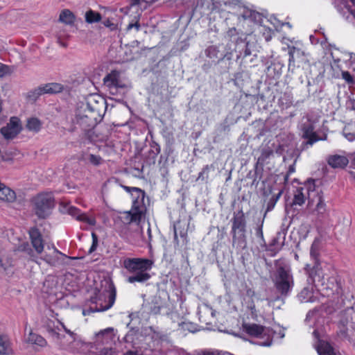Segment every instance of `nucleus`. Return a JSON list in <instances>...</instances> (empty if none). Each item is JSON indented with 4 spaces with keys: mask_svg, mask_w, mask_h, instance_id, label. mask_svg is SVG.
<instances>
[{
    "mask_svg": "<svg viewBox=\"0 0 355 355\" xmlns=\"http://www.w3.org/2000/svg\"><path fill=\"white\" fill-rule=\"evenodd\" d=\"M98 98L100 102L95 96H90L76 114L75 124L78 125L84 130L93 128L101 119L105 102L100 97Z\"/></svg>",
    "mask_w": 355,
    "mask_h": 355,
    "instance_id": "obj_1",
    "label": "nucleus"
},
{
    "mask_svg": "<svg viewBox=\"0 0 355 355\" xmlns=\"http://www.w3.org/2000/svg\"><path fill=\"white\" fill-rule=\"evenodd\" d=\"M153 264L154 261L149 259L125 258L123 261V266L130 274L127 278L128 282L144 283L149 280L151 277L149 271Z\"/></svg>",
    "mask_w": 355,
    "mask_h": 355,
    "instance_id": "obj_2",
    "label": "nucleus"
},
{
    "mask_svg": "<svg viewBox=\"0 0 355 355\" xmlns=\"http://www.w3.org/2000/svg\"><path fill=\"white\" fill-rule=\"evenodd\" d=\"M116 300V288L112 283L102 291L95 290L90 297L88 303L89 307L83 311L84 315L91 313L105 311L110 309L114 304Z\"/></svg>",
    "mask_w": 355,
    "mask_h": 355,
    "instance_id": "obj_3",
    "label": "nucleus"
},
{
    "mask_svg": "<svg viewBox=\"0 0 355 355\" xmlns=\"http://www.w3.org/2000/svg\"><path fill=\"white\" fill-rule=\"evenodd\" d=\"M306 265V270L314 284V286L323 296H329L336 287V279L333 274H328L329 267L322 268L318 262H315L313 268L309 270Z\"/></svg>",
    "mask_w": 355,
    "mask_h": 355,
    "instance_id": "obj_4",
    "label": "nucleus"
},
{
    "mask_svg": "<svg viewBox=\"0 0 355 355\" xmlns=\"http://www.w3.org/2000/svg\"><path fill=\"white\" fill-rule=\"evenodd\" d=\"M123 188L131 194L132 201V209L126 213L125 220L129 223L139 224L146 210L145 192L137 187L123 186Z\"/></svg>",
    "mask_w": 355,
    "mask_h": 355,
    "instance_id": "obj_5",
    "label": "nucleus"
},
{
    "mask_svg": "<svg viewBox=\"0 0 355 355\" xmlns=\"http://www.w3.org/2000/svg\"><path fill=\"white\" fill-rule=\"evenodd\" d=\"M242 330L249 336L262 340L259 343L261 346L268 347L272 345L274 332L268 328L257 324L244 322Z\"/></svg>",
    "mask_w": 355,
    "mask_h": 355,
    "instance_id": "obj_6",
    "label": "nucleus"
},
{
    "mask_svg": "<svg viewBox=\"0 0 355 355\" xmlns=\"http://www.w3.org/2000/svg\"><path fill=\"white\" fill-rule=\"evenodd\" d=\"M33 203L36 215L45 218L55 206L54 196L51 192L42 193L34 198Z\"/></svg>",
    "mask_w": 355,
    "mask_h": 355,
    "instance_id": "obj_7",
    "label": "nucleus"
},
{
    "mask_svg": "<svg viewBox=\"0 0 355 355\" xmlns=\"http://www.w3.org/2000/svg\"><path fill=\"white\" fill-rule=\"evenodd\" d=\"M277 290L284 295H287L293 288L294 283L291 269L288 267L279 266L275 279Z\"/></svg>",
    "mask_w": 355,
    "mask_h": 355,
    "instance_id": "obj_8",
    "label": "nucleus"
},
{
    "mask_svg": "<svg viewBox=\"0 0 355 355\" xmlns=\"http://www.w3.org/2000/svg\"><path fill=\"white\" fill-rule=\"evenodd\" d=\"M315 184L313 182L307 183L304 187H300L296 189L294 193L293 204L294 205H302L306 198L309 199L308 205L311 207V202H313L315 199Z\"/></svg>",
    "mask_w": 355,
    "mask_h": 355,
    "instance_id": "obj_9",
    "label": "nucleus"
},
{
    "mask_svg": "<svg viewBox=\"0 0 355 355\" xmlns=\"http://www.w3.org/2000/svg\"><path fill=\"white\" fill-rule=\"evenodd\" d=\"M41 254L40 259L52 266L65 264L66 260L71 259V257L60 252L54 245H47L46 250Z\"/></svg>",
    "mask_w": 355,
    "mask_h": 355,
    "instance_id": "obj_10",
    "label": "nucleus"
},
{
    "mask_svg": "<svg viewBox=\"0 0 355 355\" xmlns=\"http://www.w3.org/2000/svg\"><path fill=\"white\" fill-rule=\"evenodd\" d=\"M245 220L243 215L236 216L234 217L232 221V233L233 234V243L239 240L241 243V247L244 248L245 247Z\"/></svg>",
    "mask_w": 355,
    "mask_h": 355,
    "instance_id": "obj_11",
    "label": "nucleus"
},
{
    "mask_svg": "<svg viewBox=\"0 0 355 355\" xmlns=\"http://www.w3.org/2000/svg\"><path fill=\"white\" fill-rule=\"evenodd\" d=\"M103 83L105 87L109 89L112 94H117L119 89L125 87V85L121 78L120 72L112 71L105 76Z\"/></svg>",
    "mask_w": 355,
    "mask_h": 355,
    "instance_id": "obj_12",
    "label": "nucleus"
},
{
    "mask_svg": "<svg viewBox=\"0 0 355 355\" xmlns=\"http://www.w3.org/2000/svg\"><path fill=\"white\" fill-rule=\"evenodd\" d=\"M337 10L347 19L352 16L355 19V0H336Z\"/></svg>",
    "mask_w": 355,
    "mask_h": 355,
    "instance_id": "obj_13",
    "label": "nucleus"
},
{
    "mask_svg": "<svg viewBox=\"0 0 355 355\" xmlns=\"http://www.w3.org/2000/svg\"><path fill=\"white\" fill-rule=\"evenodd\" d=\"M19 121L17 118H11L10 123L1 129V133L6 139H14L20 132Z\"/></svg>",
    "mask_w": 355,
    "mask_h": 355,
    "instance_id": "obj_14",
    "label": "nucleus"
},
{
    "mask_svg": "<svg viewBox=\"0 0 355 355\" xmlns=\"http://www.w3.org/2000/svg\"><path fill=\"white\" fill-rule=\"evenodd\" d=\"M313 335L317 339L314 346L319 355H336L334 348L329 342L318 338L317 331H313Z\"/></svg>",
    "mask_w": 355,
    "mask_h": 355,
    "instance_id": "obj_15",
    "label": "nucleus"
},
{
    "mask_svg": "<svg viewBox=\"0 0 355 355\" xmlns=\"http://www.w3.org/2000/svg\"><path fill=\"white\" fill-rule=\"evenodd\" d=\"M65 211L72 217L75 218L76 220L84 222L89 225L93 226L96 224V220L94 218L87 216L84 213H82L79 209L73 206H66Z\"/></svg>",
    "mask_w": 355,
    "mask_h": 355,
    "instance_id": "obj_16",
    "label": "nucleus"
},
{
    "mask_svg": "<svg viewBox=\"0 0 355 355\" xmlns=\"http://www.w3.org/2000/svg\"><path fill=\"white\" fill-rule=\"evenodd\" d=\"M31 243L37 254H42L44 251V243L42 235L37 228H31L29 230Z\"/></svg>",
    "mask_w": 355,
    "mask_h": 355,
    "instance_id": "obj_17",
    "label": "nucleus"
},
{
    "mask_svg": "<svg viewBox=\"0 0 355 355\" xmlns=\"http://www.w3.org/2000/svg\"><path fill=\"white\" fill-rule=\"evenodd\" d=\"M309 123L304 124L302 127L303 137L308 139L307 144L312 145L313 143L319 140L316 133L315 132V127L313 123L311 122L309 118H308Z\"/></svg>",
    "mask_w": 355,
    "mask_h": 355,
    "instance_id": "obj_18",
    "label": "nucleus"
},
{
    "mask_svg": "<svg viewBox=\"0 0 355 355\" xmlns=\"http://www.w3.org/2000/svg\"><path fill=\"white\" fill-rule=\"evenodd\" d=\"M164 305V302L159 296H154L144 305V308L150 313L156 315L160 313Z\"/></svg>",
    "mask_w": 355,
    "mask_h": 355,
    "instance_id": "obj_19",
    "label": "nucleus"
},
{
    "mask_svg": "<svg viewBox=\"0 0 355 355\" xmlns=\"http://www.w3.org/2000/svg\"><path fill=\"white\" fill-rule=\"evenodd\" d=\"M297 297L302 303L314 302L318 300L313 286L304 287L298 294Z\"/></svg>",
    "mask_w": 355,
    "mask_h": 355,
    "instance_id": "obj_20",
    "label": "nucleus"
},
{
    "mask_svg": "<svg viewBox=\"0 0 355 355\" xmlns=\"http://www.w3.org/2000/svg\"><path fill=\"white\" fill-rule=\"evenodd\" d=\"M314 199V202H311V206L315 204L314 211L317 212V214L319 216L323 215L326 212L327 205L324 202L321 190L315 189Z\"/></svg>",
    "mask_w": 355,
    "mask_h": 355,
    "instance_id": "obj_21",
    "label": "nucleus"
},
{
    "mask_svg": "<svg viewBox=\"0 0 355 355\" xmlns=\"http://www.w3.org/2000/svg\"><path fill=\"white\" fill-rule=\"evenodd\" d=\"M12 345L8 335L0 334V355H12Z\"/></svg>",
    "mask_w": 355,
    "mask_h": 355,
    "instance_id": "obj_22",
    "label": "nucleus"
},
{
    "mask_svg": "<svg viewBox=\"0 0 355 355\" xmlns=\"http://www.w3.org/2000/svg\"><path fill=\"white\" fill-rule=\"evenodd\" d=\"M254 295V292L252 290L247 291V297L244 299V305L246 309L250 311L251 318L256 320L258 316V312L256 309L255 304L252 297Z\"/></svg>",
    "mask_w": 355,
    "mask_h": 355,
    "instance_id": "obj_23",
    "label": "nucleus"
},
{
    "mask_svg": "<svg viewBox=\"0 0 355 355\" xmlns=\"http://www.w3.org/2000/svg\"><path fill=\"white\" fill-rule=\"evenodd\" d=\"M327 162H328L329 165L334 168H344L349 163V160L347 158V157H345L344 155H334L329 156Z\"/></svg>",
    "mask_w": 355,
    "mask_h": 355,
    "instance_id": "obj_24",
    "label": "nucleus"
},
{
    "mask_svg": "<svg viewBox=\"0 0 355 355\" xmlns=\"http://www.w3.org/2000/svg\"><path fill=\"white\" fill-rule=\"evenodd\" d=\"M15 199V192L0 182V200L6 202H13Z\"/></svg>",
    "mask_w": 355,
    "mask_h": 355,
    "instance_id": "obj_25",
    "label": "nucleus"
},
{
    "mask_svg": "<svg viewBox=\"0 0 355 355\" xmlns=\"http://www.w3.org/2000/svg\"><path fill=\"white\" fill-rule=\"evenodd\" d=\"M26 342L40 347H44L47 345L46 340L42 336L33 333L32 331H30L28 337L26 338Z\"/></svg>",
    "mask_w": 355,
    "mask_h": 355,
    "instance_id": "obj_26",
    "label": "nucleus"
},
{
    "mask_svg": "<svg viewBox=\"0 0 355 355\" xmlns=\"http://www.w3.org/2000/svg\"><path fill=\"white\" fill-rule=\"evenodd\" d=\"M97 340L101 341L103 344H108L113 341L114 335L112 328H107L101 331L96 334Z\"/></svg>",
    "mask_w": 355,
    "mask_h": 355,
    "instance_id": "obj_27",
    "label": "nucleus"
},
{
    "mask_svg": "<svg viewBox=\"0 0 355 355\" xmlns=\"http://www.w3.org/2000/svg\"><path fill=\"white\" fill-rule=\"evenodd\" d=\"M45 94H55L64 89V85L58 83H51L43 85Z\"/></svg>",
    "mask_w": 355,
    "mask_h": 355,
    "instance_id": "obj_28",
    "label": "nucleus"
},
{
    "mask_svg": "<svg viewBox=\"0 0 355 355\" xmlns=\"http://www.w3.org/2000/svg\"><path fill=\"white\" fill-rule=\"evenodd\" d=\"M84 345L85 343L82 340L73 338V341L68 346H62V347L71 353L76 354L80 352V349Z\"/></svg>",
    "mask_w": 355,
    "mask_h": 355,
    "instance_id": "obj_29",
    "label": "nucleus"
},
{
    "mask_svg": "<svg viewBox=\"0 0 355 355\" xmlns=\"http://www.w3.org/2000/svg\"><path fill=\"white\" fill-rule=\"evenodd\" d=\"M26 126L29 131L37 132L42 128V122L36 117H31L27 120Z\"/></svg>",
    "mask_w": 355,
    "mask_h": 355,
    "instance_id": "obj_30",
    "label": "nucleus"
},
{
    "mask_svg": "<svg viewBox=\"0 0 355 355\" xmlns=\"http://www.w3.org/2000/svg\"><path fill=\"white\" fill-rule=\"evenodd\" d=\"M59 19L64 24L71 25L74 22L75 16L69 10H64L60 13Z\"/></svg>",
    "mask_w": 355,
    "mask_h": 355,
    "instance_id": "obj_31",
    "label": "nucleus"
},
{
    "mask_svg": "<svg viewBox=\"0 0 355 355\" xmlns=\"http://www.w3.org/2000/svg\"><path fill=\"white\" fill-rule=\"evenodd\" d=\"M288 55H289L288 68L290 69L291 65H294L295 55L301 56L303 55V52L300 49H297L295 46H288Z\"/></svg>",
    "mask_w": 355,
    "mask_h": 355,
    "instance_id": "obj_32",
    "label": "nucleus"
},
{
    "mask_svg": "<svg viewBox=\"0 0 355 355\" xmlns=\"http://www.w3.org/2000/svg\"><path fill=\"white\" fill-rule=\"evenodd\" d=\"M101 15L100 13L89 10L85 13V21L89 24L98 22L101 20Z\"/></svg>",
    "mask_w": 355,
    "mask_h": 355,
    "instance_id": "obj_33",
    "label": "nucleus"
},
{
    "mask_svg": "<svg viewBox=\"0 0 355 355\" xmlns=\"http://www.w3.org/2000/svg\"><path fill=\"white\" fill-rule=\"evenodd\" d=\"M45 94L43 85L40 86L28 93L27 98L32 101H36L41 95Z\"/></svg>",
    "mask_w": 355,
    "mask_h": 355,
    "instance_id": "obj_34",
    "label": "nucleus"
},
{
    "mask_svg": "<svg viewBox=\"0 0 355 355\" xmlns=\"http://www.w3.org/2000/svg\"><path fill=\"white\" fill-rule=\"evenodd\" d=\"M180 223L175 225L174 226V239L178 243V234L182 239V241H187V230L182 229L180 230L179 228Z\"/></svg>",
    "mask_w": 355,
    "mask_h": 355,
    "instance_id": "obj_35",
    "label": "nucleus"
},
{
    "mask_svg": "<svg viewBox=\"0 0 355 355\" xmlns=\"http://www.w3.org/2000/svg\"><path fill=\"white\" fill-rule=\"evenodd\" d=\"M179 329L182 331H189L191 333H194L197 331L195 325L190 322H182L179 324Z\"/></svg>",
    "mask_w": 355,
    "mask_h": 355,
    "instance_id": "obj_36",
    "label": "nucleus"
},
{
    "mask_svg": "<svg viewBox=\"0 0 355 355\" xmlns=\"http://www.w3.org/2000/svg\"><path fill=\"white\" fill-rule=\"evenodd\" d=\"M12 264V260L4 254L0 256V266L3 269L6 270L10 267Z\"/></svg>",
    "mask_w": 355,
    "mask_h": 355,
    "instance_id": "obj_37",
    "label": "nucleus"
},
{
    "mask_svg": "<svg viewBox=\"0 0 355 355\" xmlns=\"http://www.w3.org/2000/svg\"><path fill=\"white\" fill-rule=\"evenodd\" d=\"M218 52H219V51L217 49V47H216L214 46H209L205 50V55L207 57H208L211 59H215L218 57Z\"/></svg>",
    "mask_w": 355,
    "mask_h": 355,
    "instance_id": "obj_38",
    "label": "nucleus"
},
{
    "mask_svg": "<svg viewBox=\"0 0 355 355\" xmlns=\"http://www.w3.org/2000/svg\"><path fill=\"white\" fill-rule=\"evenodd\" d=\"M85 160H87L90 164L98 166L101 164L102 158L99 155H96L93 154H89Z\"/></svg>",
    "mask_w": 355,
    "mask_h": 355,
    "instance_id": "obj_39",
    "label": "nucleus"
},
{
    "mask_svg": "<svg viewBox=\"0 0 355 355\" xmlns=\"http://www.w3.org/2000/svg\"><path fill=\"white\" fill-rule=\"evenodd\" d=\"M345 56L346 58H344L345 62H349V67L355 72V54L352 53H345Z\"/></svg>",
    "mask_w": 355,
    "mask_h": 355,
    "instance_id": "obj_40",
    "label": "nucleus"
},
{
    "mask_svg": "<svg viewBox=\"0 0 355 355\" xmlns=\"http://www.w3.org/2000/svg\"><path fill=\"white\" fill-rule=\"evenodd\" d=\"M342 78L344 79L347 83L349 85H354L355 83L354 80L350 73L347 71H342Z\"/></svg>",
    "mask_w": 355,
    "mask_h": 355,
    "instance_id": "obj_41",
    "label": "nucleus"
},
{
    "mask_svg": "<svg viewBox=\"0 0 355 355\" xmlns=\"http://www.w3.org/2000/svg\"><path fill=\"white\" fill-rule=\"evenodd\" d=\"M272 150L269 149H264L261 152V155L258 158L259 163H263L269 156L272 154Z\"/></svg>",
    "mask_w": 355,
    "mask_h": 355,
    "instance_id": "obj_42",
    "label": "nucleus"
},
{
    "mask_svg": "<svg viewBox=\"0 0 355 355\" xmlns=\"http://www.w3.org/2000/svg\"><path fill=\"white\" fill-rule=\"evenodd\" d=\"M343 136L349 141L355 140V133L350 132L349 128L345 127L343 130Z\"/></svg>",
    "mask_w": 355,
    "mask_h": 355,
    "instance_id": "obj_43",
    "label": "nucleus"
},
{
    "mask_svg": "<svg viewBox=\"0 0 355 355\" xmlns=\"http://www.w3.org/2000/svg\"><path fill=\"white\" fill-rule=\"evenodd\" d=\"M209 171V166L206 165L198 174V180H205L208 178V173Z\"/></svg>",
    "mask_w": 355,
    "mask_h": 355,
    "instance_id": "obj_44",
    "label": "nucleus"
},
{
    "mask_svg": "<svg viewBox=\"0 0 355 355\" xmlns=\"http://www.w3.org/2000/svg\"><path fill=\"white\" fill-rule=\"evenodd\" d=\"M140 234L139 231L137 230L136 231L134 234H128L126 232H122L121 234V237L123 238L124 239H125L127 241L130 242V243H132L135 241L134 239V235L136 234V235H139Z\"/></svg>",
    "mask_w": 355,
    "mask_h": 355,
    "instance_id": "obj_45",
    "label": "nucleus"
},
{
    "mask_svg": "<svg viewBox=\"0 0 355 355\" xmlns=\"http://www.w3.org/2000/svg\"><path fill=\"white\" fill-rule=\"evenodd\" d=\"M92 245L90 247L89 250V252H90V253H92L96 250L97 245H98V236L94 232L92 233Z\"/></svg>",
    "mask_w": 355,
    "mask_h": 355,
    "instance_id": "obj_46",
    "label": "nucleus"
},
{
    "mask_svg": "<svg viewBox=\"0 0 355 355\" xmlns=\"http://www.w3.org/2000/svg\"><path fill=\"white\" fill-rule=\"evenodd\" d=\"M212 1V3L213 5L215 6V7H217V4H218V6H222V5H224V6H230L232 4H234V0H220L218 2V1H216L215 0H211Z\"/></svg>",
    "mask_w": 355,
    "mask_h": 355,
    "instance_id": "obj_47",
    "label": "nucleus"
},
{
    "mask_svg": "<svg viewBox=\"0 0 355 355\" xmlns=\"http://www.w3.org/2000/svg\"><path fill=\"white\" fill-rule=\"evenodd\" d=\"M115 349L112 347H105L98 352V355H114Z\"/></svg>",
    "mask_w": 355,
    "mask_h": 355,
    "instance_id": "obj_48",
    "label": "nucleus"
},
{
    "mask_svg": "<svg viewBox=\"0 0 355 355\" xmlns=\"http://www.w3.org/2000/svg\"><path fill=\"white\" fill-rule=\"evenodd\" d=\"M203 313L204 315H211V318H215L216 311L209 306H205L202 311H200V313Z\"/></svg>",
    "mask_w": 355,
    "mask_h": 355,
    "instance_id": "obj_49",
    "label": "nucleus"
},
{
    "mask_svg": "<svg viewBox=\"0 0 355 355\" xmlns=\"http://www.w3.org/2000/svg\"><path fill=\"white\" fill-rule=\"evenodd\" d=\"M133 28H135L137 31H139L140 24L139 23V19L136 18L135 21L130 22L127 26V31H130Z\"/></svg>",
    "mask_w": 355,
    "mask_h": 355,
    "instance_id": "obj_50",
    "label": "nucleus"
},
{
    "mask_svg": "<svg viewBox=\"0 0 355 355\" xmlns=\"http://www.w3.org/2000/svg\"><path fill=\"white\" fill-rule=\"evenodd\" d=\"M60 331V329L59 327L52 328L49 325L48 326V331L53 337H56V338H59V336H60L59 331Z\"/></svg>",
    "mask_w": 355,
    "mask_h": 355,
    "instance_id": "obj_51",
    "label": "nucleus"
},
{
    "mask_svg": "<svg viewBox=\"0 0 355 355\" xmlns=\"http://www.w3.org/2000/svg\"><path fill=\"white\" fill-rule=\"evenodd\" d=\"M9 73V69L6 65H0V78L3 77L5 75Z\"/></svg>",
    "mask_w": 355,
    "mask_h": 355,
    "instance_id": "obj_52",
    "label": "nucleus"
},
{
    "mask_svg": "<svg viewBox=\"0 0 355 355\" xmlns=\"http://www.w3.org/2000/svg\"><path fill=\"white\" fill-rule=\"evenodd\" d=\"M263 35L265 36L266 41H270L272 38L271 30L270 28H266L265 32L263 33Z\"/></svg>",
    "mask_w": 355,
    "mask_h": 355,
    "instance_id": "obj_53",
    "label": "nucleus"
},
{
    "mask_svg": "<svg viewBox=\"0 0 355 355\" xmlns=\"http://www.w3.org/2000/svg\"><path fill=\"white\" fill-rule=\"evenodd\" d=\"M256 236L257 237L260 238L261 239H263L262 224L260 226L257 227V228L256 229Z\"/></svg>",
    "mask_w": 355,
    "mask_h": 355,
    "instance_id": "obj_54",
    "label": "nucleus"
},
{
    "mask_svg": "<svg viewBox=\"0 0 355 355\" xmlns=\"http://www.w3.org/2000/svg\"><path fill=\"white\" fill-rule=\"evenodd\" d=\"M316 251L317 250H316V248H315V245L312 244V245L311 247L310 254L314 259H316V257H317V252Z\"/></svg>",
    "mask_w": 355,
    "mask_h": 355,
    "instance_id": "obj_55",
    "label": "nucleus"
},
{
    "mask_svg": "<svg viewBox=\"0 0 355 355\" xmlns=\"http://www.w3.org/2000/svg\"><path fill=\"white\" fill-rule=\"evenodd\" d=\"M60 327H61L64 330V331H65L66 333H67L69 335H70V336H72V337L74 336V334H73L72 331H71L69 329H68L64 326V324L63 323L60 322Z\"/></svg>",
    "mask_w": 355,
    "mask_h": 355,
    "instance_id": "obj_56",
    "label": "nucleus"
},
{
    "mask_svg": "<svg viewBox=\"0 0 355 355\" xmlns=\"http://www.w3.org/2000/svg\"><path fill=\"white\" fill-rule=\"evenodd\" d=\"M199 319L200 322H204L205 324L211 323V321H210L209 320H207L203 315H200Z\"/></svg>",
    "mask_w": 355,
    "mask_h": 355,
    "instance_id": "obj_57",
    "label": "nucleus"
},
{
    "mask_svg": "<svg viewBox=\"0 0 355 355\" xmlns=\"http://www.w3.org/2000/svg\"><path fill=\"white\" fill-rule=\"evenodd\" d=\"M123 355H142V354H140L138 352L129 350L126 352Z\"/></svg>",
    "mask_w": 355,
    "mask_h": 355,
    "instance_id": "obj_58",
    "label": "nucleus"
},
{
    "mask_svg": "<svg viewBox=\"0 0 355 355\" xmlns=\"http://www.w3.org/2000/svg\"><path fill=\"white\" fill-rule=\"evenodd\" d=\"M255 15V12H254L250 11V15L244 14V15H243V17L244 19H248V18H250V17H252V16H253V15Z\"/></svg>",
    "mask_w": 355,
    "mask_h": 355,
    "instance_id": "obj_59",
    "label": "nucleus"
},
{
    "mask_svg": "<svg viewBox=\"0 0 355 355\" xmlns=\"http://www.w3.org/2000/svg\"><path fill=\"white\" fill-rule=\"evenodd\" d=\"M140 4V0H130V5L132 6Z\"/></svg>",
    "mask_w": 355,
    "mask_h": 355,
    "instance_id": "obj_60",
    "label": "nucleus"
},
{
    "mask_svg": "<svg viewBox=\"0 0 355 355\" xmlns=\"http://www.w3.org/2000/svg\"><path fill=\"white\" fill-rule=\"evenodd\" d=\"M250 55V51L248 49V46H246V49L245 50L244 55L248 56Z\"/></svg>",
    "mask_w": 355,
    "mask_h": 355,
    "instance_id": "obj_61",
    "label": "nucleus"
},
{
    "mask_svg": "<svg viewBox=\"0 0 355 355\" xmlns=\"http://www.w3.org/2000/svg\"><path fill=\"white\" fill-rule=\"evenodd\" d=\"M314 314V312L313 311H309L307 315H306V319L309 318V317H311L312 315Z\"/></svg>",
    "mask_w": 355,
    "mask_h": 355,
    "instance_id": "obj_62",
    "label": "nucleus"
},
{
    "mask_svg": "<svg viewBox=\"0 0 355 355\" xmlns=\"http://www.w3.org/2000/svg\"><path fill=\"white\" fill-rule=\"evenodd\" d=\"M104 25L105 26H110L111 25L110 21L109 20L104 21Z\"/></svg>",
    "mask_w": 355,
    "mask_h": 355,
    "instance_id": "obj_63",
    "label": "nucleus"
},
{
    "mask_svg": "<svg viewBox=\"0 0 355 355\" xmlns=\"http://www.w3.org/2000/svg\"><path fill=\"white\" fill-rule=\"evenodd\" d=\"M353 162L355 164V154L354 155Z\"/></svg>",
    "mask_w": 355,
    "mask_h": 355,
    "instance_id": "obj_64",
    "label": "nucleus"
}]
</instances>
